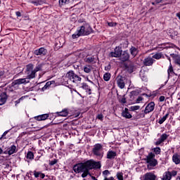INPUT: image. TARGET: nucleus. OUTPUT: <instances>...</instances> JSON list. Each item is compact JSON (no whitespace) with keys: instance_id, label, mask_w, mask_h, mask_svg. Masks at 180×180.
I'll return each mask as SVG.
<instances>
[{"instance_id":"1","label":"nucleus","mask_w":180,"mask_h":180,"mask_svg":"<svg viewBox=\"0 0 180 180\" xmlns=\"http://www.w3.org/2000/svg\"><path fill=\"white\" fill-rule=\"evenodd\" d=\"M101 168V162H95L94 160H87L84 162H80L73 166V171L76 174L83 172L82 174V178H86L89 175L90 169H98Z\"/></svg>"},{"instance_id":"2","label":"nucleus","mask_w":180,"mask_h":180,"mask_svg":"<svg viewBox=\"0 0 180 180\" xmlns=\"http://www.w3.org/2000/svg\"><path fill=\"white\" fill-rule=\"evenodd\" d=\"M92 32V27L89 24H84L81 26L72 35V39H78V37H81V36H88L91 34Z\"/></svg>"},{"instance_id":"3","label":"nucleus","mask_w":180,"mask_h":180,"mask_svg":"<svg viewBox=\"0 0 180 180\" xmlns=\"http://www.w3.org/2000/svg\"><path fill=\"white\" fill-rule=\"evenodd\" d=\"M92 154L96 157L98 160L103 158V146L101 143H96L92 148Z\"/></svg>"},{"instance_id":"4","label":"nucleus","mask_w":180,"mask_h":180,"mask_svg":"<svg viewBox=\"0 0 180 180\" xmlns=\"http://www.w3.org/2000/svg\"><path fill=\"white\" fill-rule=\"evenodd\" d=\"M146 162L148 164V169H153L154 167L158 165V162L155 160V155L153 153H150L146 157Z\"/></svg>"},{"instance_id":"5","label":"nucleus","mask_w":180,"mask_h":180,"mask_svg":"<svg viewBox=\"0 0 180 180\" xmlns=\"http://www.w3.org/2000/svg\"><path fill=\"white\" fill-rule=\"evenodd\" d=\"M25 74L27 75L26 79L30 81V79H33L36 78V72L33 69V64H28L26 66Z\"/></svg>"},{"instance_id":"6","label":"nucleus","mask_w":180,"mask_h":180,"mask_svg":"<svg viewBox=\"0 0 180 180\" xmlns=\"http://www.w3.org/2000/svg\"><path fill=\"white\" fill-rule=\"evenodd\" d=\"M66 77L71 81L74 82V84H78V82H81L82 78L78 76V75L75 74L74 71L70 70L67 72Z\"/></svg>"},{"instance_id":"7","label":"nucleus","mask_w":180,"mask_h":180,"mask_svg":"<svg viewBox=\"0 0 180 180\" xmlns=\"http://www.w3.org/2000/svg\"><path fill=\"white\" fill-rule=\"evenodd\" d=\"M122 53H123V51L122 50L121 46H116L114 52H110L109 53V57H115V58H119L120 56H122Z\"/></svg>"},{"instance_id":"8","label":"nucleus","mask_w":180,"mask_h":180,"mask_svg":"<svg viewBox=\"0 0 180 180\" xmlns=\"http://www.w3.org/2000/svg\"><path fill=\"white\" fill-rule=\"evenodd\" d=\"M154 108H155V103L154 102L149 103L145 108L144 114L148 115V113H150V112L154 110Z\"/></svg>"},{"instance_id":"9","label":"nucleus","mask_w":180,"mask_h":180,"mask_svg":"<svg viewBox=\"0 0 180 180\" xmlns=\"http://www.w3.org/2000/svg\"><path fill=\"white\" fill-rule=\"evenodd\" d=\"M116 81L119 88H120V89H123L125 86L124 77L121 75H118L116 78Z\"/></svg>"},{"instance_id":"10","label":"nucleus","mask_w":180,"mask_h":180,"mask_svg":"<svg viewBox=\"0 0 180 180\" xmlns=\"http://www.w3.org/2000/svg\"><path fill=\"white\" fill-rule=\"evenodd\" d=\"M29 82H30V80H27L26 78H20L15 79L13 82V85H22V84H29Z\"/></svg>"},{"instance_id":"11","label":"nucleus","mask_w":180,"mask_h":180,"mask_svg":"<svg viewBox=\"0 0 180 180\" xmlns=\"http://www.w3.org/2000/svg\"><path fill=\"white\" fill-rule=\"evenodd\" d=\"M130 58V54L127 51H124L121 55L120 56V60L124 63V61H129Z\"/></svg>"},{"instance_id":"12","label":"nucleus","mask_w":180,"mask_h":180,"mask_svg":"<svg viewBox=\"0 0 180 180\" xmlns=\"http://www.w3.org/2000/svg\"><path fill=\"white\" fill-rule=\"evenodd\" d=\"M34 54H35V56H46V54H47V49L43 47L39 48L34 51Z\"/></svg>"},{"instance_id":"13","label":"nucleus","mask_w":180,"mask_h":180,"mask_svg":"<svg viewBox=\"0 0 180 180\" xmlns=\"http://www.w3.org/2000/svg\"><path fill=\"white\" fill-rule=\"evenodd\" d=\"M143 64L146 67H150L154 64V59L151 56H148L143 60Z\"/></svg>"},{"instance_id":"14","label":"nucleus","mask_w":180,"mask_h":180,"mask_svg":"<svg viewBox=\"0 0 180 180\" xmlns=\"http://www.w3.org/2000/svg\"><path fill=\"white\" fill-rule=\"evenodd\" d=\"M49 114H42L34 117V119L35 120H37L38 122H41L43 120H47V119H49Z\"/></svg>"},{"instance_id":"15","label":"nucleus","mask_w":180,"mask_h":180,"mask_svg":"<svg viewBox=\"0 0 180 180\" xmlns=\"http://www.w3.org/2000/svg\"><path fill=\"white\" fill-rule=\"evenodd\" d=\"M7 100L8 95H6V93H2L0 95V106H2V105H5V103H6Z\"/></svg>"},{"instance_id":"16","label":"nucleus","mask_w":180,"mask_h":180,"mask_svg":"<svg viewBox=\"0 0 180 180\" xmlns=\"http://www.w3.org/2000/svg\"><path fill=\"white\" fill-rule=\"evenodd\" d=\"M155 174L148 172L143 176V180H155Z\"/></svg>"},{"instance_id":"17","label":"nucleus","mask_w":180,"mask_h":180,"mask_svg":"<svg viewBox=\"0 0 180 180\" xmlns=\"http://www.w3.org/2000/svg\"><path fill=\"white\" fill-rule=\"evenodd\" d=\"M122 117H125V119H131V117H133L131 114L129 112L128 108H124V110H123L122 112Z\"/></svg>"},{"instance_id":"18","label":"nucleus","mask_w":180,"mask_h":180,"mask_svg":"<svg viewBox=\"0 0 180 180\" xmlns=\"http://www.w3.org/2000/svg\"><path fill=\"white\" fill-rule=\"evenodd\" d=\"M117 153L116 152L113 151V150H108L107 153V158L108 160H113L115 159V157H116Z\"/></svg>"},{"instance_id":"19","label":"nucleus","mask_w":180,"mask_h":180,"mask_svg":"<svg viewBox=\"0 0 180 180\" xmlns=\"http://www.w3.org/2000/svg\"><path fill=\"white\" fill-rule=\"evenodd\" d=\"M129 51L133 57H136L139 53V50L134 46H131Z\"/></svg>"},{"instance_id":"20","label":"nucleus","mask_w":180,"mask_h":180,"mask_svg":"<svg viewBox=\"0 0 180 180\" xmlns=\"http://www.w3.org/2000/svg\"><path fill=\"white\" fill-rule=\"evenodd\" d=\"M82 88L83 89H85L86 92H87V94H89V95H91V87H89V86H88V84H86V83H82Z\"/></svg>"},{"instance_id":"21","label":"nucleus","mask_w":180,"mask_h":180,"mask_svg":"<svg viewBox=\"0 0 180 180\" xmlns=\"http://www.w3.org/2000/svg\"><path fill=\"white\" fill-rule=\"evenodd\" d=\"M16 153V146L15 145H12L8 150V155H12V154H15Z\"/></svg>"},{"instance_id":"22","label":"nucleus","mask_w":180,"mask_h":180,"mask_svg":"<svg viewBox=\"0 0 180 180\" xmlns=\"http://www.w3.org/2000/svg\"><path fill=\"white\" fill-rule=\"evenodd\" d=\"M172 178V175L171 174V172H166L164 175L162 180H171Z\"/></svg>"},{"instance_id":"23","label":"nucleus","mask_w":180,"mask_h":180,"mask_svg":"<svg viewBox=\"0 0 180 180\" xmlns=\"http://www.w3.org/2000/svg\"><path fill=\"white\" fill-rule=\"evenodd\" d=\"M92 65H86L84 67V72H86V74H89L92 71Z\"/></svg>"},{"instance_id":"24","label":"nucleus","mask_w":180,"mask_h":180,"mask_svg":"<svg viewBox=\"0 0 180 180\" xmlns=\"http://www.w3.org/2000/svg\"><path fill=\"white\" fill-rule=\"evenodd\" d=\"M57 114H58V116H62L63 117H66V116H68V110L67 109H65L61 112H57Z\"/></svg>"},{"instance_id":"25","label":"nucleus","mask_w":180,"mask_h":180,"mask_svg":"<svg viewBox=\"0 0 180 180\" xmlns=\"http://www.w3.org/2000/svg\"><path fill=\"white\" fill-rule=\"evenodd\" d=\"M173 162H175L176 165L180 163V155L178 154L174 155L172 157Z\"/></svg>"},{"instance_id":"26","label":"nucleus","mask_w":180,"mask_h":180,"mask_svg":"<svg viewBox=\"0 0 180 180\" xmlns=\"http://www.w3.org/2000/svg\"><path fill=\"white\" fill-rule=\"evenodd\" d=\"M55 81L47 82L46 84L42 87V91H46L52 84H55Z\"/></svg>"},{"instance_id":"27","label":"nucleus","mask_w":180,"mask_h":180,"mask_svg":"<svg viewBox=\"0 0 180 180\" xmlns=\"http://www.w3.org/2000/svg\"><path fill=\"white\" fill-rule=\"evenodd\" d=\"M168 116H169V114L167 113L162 118L159 119V121H158L159 124H162V123H164V122H165L167 119H168Z\"/></svg>"},{"instance_id":"28","label":"nucleus","mask_w":180,"mask_h":180,"mask_svg":"<svg viewBox=\"0 0 180 180\" xmlns=\"http://www.w3.org/2000/svg\"><path fill=\"white\" fill-rule=\"evenodd\" d=\"M27 160H34V154H33V152L28 151L27 153Z\"/></svg>"},{"instance_id":"29","label":"nucleus","mask_w":180,"mask_h":180,"mask_svg":"<svg viewBox=\"0 0 180 180\" xmlns=\"http://www.w3.org/2000/svg\"><path fill=\"white\" fill-rule=\"evenodd\" d=\"M43 68V65L38 64L36 65L35 68L34 69V71L36 72H38V71H41V69Z\"/></svg>"},{"instance_id":"30","label":"nucleus","mask_w":180,"mask_h":180,"mask_svg":"<svg viewBox=\"0 0 180 180\" xmlns=\"http://www.w3.org/2000/svg\"><path fill=\"white\" fill-rule=\"evenodd\" d=\"M167 74H168V75H171L174 74V68H172V65L171 64V63H170V65L167 70Z\"/></svg>"},{"instance_id":"31","label":"nucleus","mask_w":180,"mask_h":180,"mask_svg":"<svg viewBox=\"0 0 180 180\" xmlns=\"http://www.w3.org/2000/svg\"><path fill=\"white\" fill-rule=\"evenodd\" d=\"M161 57H162V53H155V55L153 56L152 58H155V60H160V58H161Z\"/></svg>"},{"instance_id":"32","label":"nucleus","mask_w":180,"mask_h":180,"mask_svg":"<svg viewBox=\"0 0 180 180\" xmlns=\"http://www.w3.org/2000/svg\"><path fill=\"white\" fill-rule=\"evenodd\" d=\"M68 4H70V0H59V5H60V6Z\"/></svg>"},{"instance_id":"33","label":"nucleus","mask_w":180,"mask_h":180,"mask_svg":"<svg viewBox=\"0 0 180 180\" xmlns=\"http://www.w3.org/2000/svg\"><path fill=\"white\" fill-rule=\"evenodd\" d=\"M104 81H109L110 79V73H105L103 75Z\"/></svg>"},{"instance_id":"34","label":"nucleus","mask_w":180,"mask_h":180,"mask_svg":"<svg viewBox=\"0 0 180 180\" xmlns=\"http://www.w3.org/2000/svg\"><path fill=\"white\" fill-rule=\"evenodd\" d=\"M116 176L118 180H124L123 179V172H117Z\"/></svg>"},{"instance_id":"35","label":"nucleus","mask_w":180,"mask_h":180,"mask_svg":"<svg viewBox=\"0 0 180 180\" xmlns=\"http://www.w3.org/2000/svg\"><path fill=\"white\" fill-rule=\"evenodd\" d=\"M95 61V58L89 56L86 58V63H94Z\"/></svg>"},{"instance_id":"36","label":"nucleus","mask_w":180,"mask_h":180,"mask_svg":"<svg viewBox=\"0 0 180 180\" xmlns=\"http://www.w3.org/2000/svg\"><path fill=\"white\" fill-rule=\"evenodd\" d=\"M140 109V105H133L130 107V110L134 112V110H139Z\"/></svg>"},{"instance_id":"37","label":"nucleus","mask_w":180,"mask_h":180,"mask_svg":"<svg viewBox=\"0 0 180 180\" xmlns=\"http://www.w3.org/2000/svg\"><path fill=\"white\" fill-rule=\"evenodd\" d=\"M168 139V135H167V134H163L161 135L160 139L162 141H165V139Z\"/></svg>"},{"instance_id":"38","label":"nucleus","mask_w":180,"mask_h":180,"mask_svg":"<svg viewBox=\"0 0 180 180\" xmlns=\"http://www.w3.org/2000/svg\"><path fill=\"white\" fill-rule=\"evenodd\" d=\"M0 78H1V79L6 78V74H5L4 71H0Z\"/></svg>"},{"instance_id":"39","label":"nucleus","mask_w":180,"mask_h":180,"mask_svg":"<svg viewBox=\"0 0 180 180\" xmlns=\"http://www.w3.org/2000/svg\"><path fill=\"white\" fill-rule=\"evenodd\" d=\"M154 153H155V154L158 155L161 153V148H154Z\"/></svg>"},{"instance_id":"40","label":"nucleus","mask_w":180,"mask_h":180,"mask_svg":"<svg viewBox=\"0 0 180 180\" xmlns=\"http://www.w3.org/2000/svg\"><path fill=\"white\" fill-rule=\"evenodd\" d=\"M40 174H41L40 172H36V171L34 172V176L35 178H39L40 176Z\"/></svg>"},{"instance_id":"41","label":"nucleus","mask_w":180,"mask_h":180,"mask_svg":"<svg viewBox=\"0 0 180 180\" xmlns=\"http://www.w3.org/2000/svg\"><path fill=\"white\" fill-rule=\"evenodd\" d=\"M110 174V172H109V170H105L103 172V175H104L105 176H108V175H109Z\"/></svg>"},{"instance_id":"42","label":"nucleus","mask_w":180,"mask_h":180,"mask_svg":"<svg viewBox=\"0 0 180 180\" xmlns=\"http://www.w3.org/2000/svg\"><path fill=\"white\" fill-rule=\"evenodd\" d=\"M9 131H4V133L2 134V136H1V137L0 138V140H2V139H6V137H5V136H6L7 134H8V132Z\"/></svg>"},{"instance_id":"43","label":"nucleus","mask_w":180,"mask_h":180,"mask_svg":"<svg viewBox=\"0 0 180 180\" xmlns=\"http://www.w3.org/2000/svg\"><path fill=\"white\" fill-rule=\"evenodd\" d=\"M38 5H43V4H46V0H37Z\"/></svg>"},{"instance_id":"44","label":"nucleus","mask_w":180,"mask_h":180,"mask_svg":"<svg viewBox=\"0 0 180 180\" xmlns=\"http://www.w3.org/2000/svg\"><path fill=\"white\" fill-rule=\"evenodd\" d=\"M97 119H98V120H103V115L102 114H99L97 115Z\"/></svg>"},{"instance_id":"45","label":"nucleus","mask_w":180,"mask_h":180,"mask_svg":"<svg viewBox=\"0 0 180 180\" xmlns=\"http://www.w3.org/2000/svg\"><path fill=\"white\" fill-rule=\"evenodd\" d=\"M159 101H160V102H164V101H165V96H161L159 98Z\"/></svg>"},{"instance_id":"46","label":"nucleus","mask_w":180,"mask_h":180,"mask_svg":"<svg viewBox=\"0 0 180 180\" xmlns=\"http://www.w3.org/2000/svg\"><path fill=\"white\" fill-rule=\"evenodd\" d=\"M108 25L110 27H113V26H116V22H108Z\"/></svg>"},{"instance_id":"47","label":"nucleus","mask_w":180,"mask_h":180,"mask_svg":"<svg viewBox=\"0 0 180 180\" xmlns=\"http://www.w3.org/2000/svg\"><path fill=\"white\" fill-rule=\"evenodd\" d=\"M110 68H111L110 64H108L107 66L105 67V70L109 71L110 70Z\"/></svg>"},{"instance_id":"48","label":"nucleus","mask_w":180,"mask_h":180,"mask_svg":"<svg viewBox=\"0 0 180 180\" xmlns=\"http://www.w3.org/2000/svg\"><path fill=\"white\" fill-rule=\"evenodd\" d=\"M55 164H57V160H54L50 162V165H55Z\"/></svg>"},{"instance_id":"49","label":"nucleus","mask_w":180,"mask_h":180,"mask_svg":"<svg viewBox=\"0 0 180 180\" xmlns=\"http://www.w3.org/2000/svg\"><path fill=\"white\" fill-rule=\"evenodd\" d=\"M161 143H164L163 141H162L160 139V138L158 140V141L156 142L157 146H160V144H161Z\"/></svg>"},{"instance_id":"50","label":"nucleus","mask_w":180,"mask_h":180,"mask_svg":"<svg viewBox=\"0 0 180 180\" xmlns=\"http://www.w3.org/2000/svg\"><path fill=\"white\" fill-rule=\"evenodd\" d=\"M176 174H178L177 172L174 170V171L172 172L171 175L172 176H176Z\"/></svg>"},{"instance_id":"51","label":"nucleus","mask_w":180,"mask_h":180,"mask_svg":"<svg viewBox=\"0 0 180 180\" xmlns=\"http://www.w3.org/2000/svg\"><path fill=\"white\" fill-rule=\"evenodd\" d=\"M15 15H16V16H17L18 18H20V17L22 16V14L20 13V11H17V12L15 13Z\"/></svg>"},{"instance_id":"52","label":"nucleus","mask_w":180,"mask_h":180,"mask_svg":"<svg viewBox=\"0 0 180 180\" xmlns=\"http://www.w3.org/2000/svg\"><path fill=\"white\" fill-rule=\"evenodd\" d=\"M32 4H34V5H35V6H38V5H39V2L37 1V0L32 1Z\"/></svg>"},{"instance_id":"53","label":"nucleus","mask_w":180,"mask_h":180,"mask_svg":"<svg viewBox=\"0 0 180 180\" xmlns=\"http://www.w3.org/2000/svg\"><path fill=\"white\" fill-rule=\"evenodd\" d=\"M104 180H115V178H113L112 176L109 177V178H108L107 176H105Z\"/></svg>"},{"instance_id":"54","label":"nucleus","mask_w":180,"mask_h":180,"mask_svg":"<svg viewBox=\"0 0 180 180\" xmlns=\"http://www.w3.org/2000/svg\"><path fill=\"white\" fill-rule=\"evenodd\" d=\"M141 101H143V98L139 97V98L136 99L137 103H139V102H141Z\"/></svg>"},{"instance_id":"55","label":"nucleus","mask_w":180,"mask_h":180,"mask_svg":"<svg viewBox=\"0 0 180 180\" xmlns=\"http://www.w3.org/2000/svg\"><path fill=\"white\" fill-rule=\"evenodd\" d=\"M39 176L41 178V179H44V176H46V175L44 174H40Z\"/></svg>"},{"instance_id":"56","label":"nucleus","mask_w":180,"mask_h":180,"mask_svg":"<svg viewBox=\"0 0 180 180\" xmlns=\"http://www.w3.org/2000/svg\"><path fill=\"white\" fill-rule=\"evenodd\" d=\"M162 2V0H155V4H161Z\"/></svg>"},{"instance_id":"57","label":"nucleus","mask_w":180,"mask_h":180,"mask_svg":"<svg viewBox=\"0 0 180 180\" xmlns=\"http://www.w3.org/2000/svg\"><path fill=\"white\" fill-rule=\"evenodd\" d=\"M86 81H88V82H90V84H94V82L91 81L88 77H86Z\"/></svg>"},{"instance_id":"58","label":"nucleus","mask_w":180,"mask_h":180,"mask_svg":"<svg viewBox=\"0 0 180 180\" xmlns=\"http://www.w3.org/2000/svg\"><path fill=\"white\" fill-rule=\"evenodd\" d=\"M121 102L122 103H126V98H122Z\"/></svg>"},{"instance_id":"59","label":"nucleus","mask_w":180,"mask_h":180,"mask_svg":"<svg viewBox=\"0 0 180 180\" xmlns=\"http://www.w3.org/2000/svg\"><path fill=\"white\" fill-rule=\"evenodd\" d=\"M4 153V150H2L1 148H0V154H2Z\"/></svg>"},{"instance_id":"60","label":"nucleus","mask_w":180,"mask_h":180,"mask_svg":"<svg viewBox=\"0 0 180 180\" xmlns=\"http://www.w3.org/2000/svg\"><path fill=\"white\" fill-rule=\"evenodd\" d=\"M91 179H93V180H96V178H95V176H92V177H91Z\"/></svg>"},{"instance_id":"61","label":"nucleus","mask_w":180,"mask_h":180,"mask_svg":"<svg viewBox=\"0 0 180 180\" xmlns=\"http://www.w3.org/2000/svg\"><path fill=\"white\" fill-rule=\"evenodd\" d=\"M155 4H157V3H155V2H152V5H155Z\"/></svg>"},{"instance_id":"62","label":"nucleus","mask_w":180,"mask_h":180,"mask_svg":"<svg viewBox=\"0 0 180 180\" xmlns=\"http://www.w3.org/2000/svg\"><path fill=\"white\" fill-rule=\"evenodd\" d=\"M169 61H171V59H170V58H169Z\"/></svg>"},{"instance_id":"63","label":"nucleus","mask_w":180,"mask_h":180,"mask_svg":"<svg viewBox=\"0 0 180 180\" xmlns=\"http://www.w3.org/2000/svg\"><path fill=\"white\" fill-rule=\"evenodd\" d=\"M83 180H86V179H83Z\"/></svg>"},{"instance_id":"64","label":"nucleus","mask_w":180,"mask_h":180,"mask_svg":"<svg viewBox=\"0 0 180 180\" xmlns=\"http://www.w3.org/2000/svg\"><path fill=\"white\" fill-rule=\"evenodd\" d=\"M0 4H1V1H0Z\"/></svg>"}]
</instances>
